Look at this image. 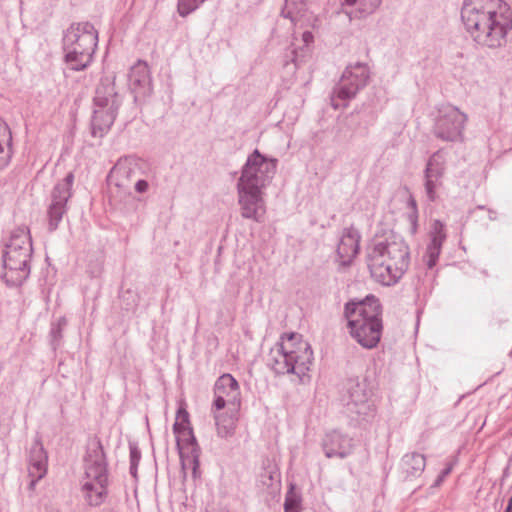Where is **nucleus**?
<instances>
[{
  "instance_id": "f257e3e1",
  "label": "nucleus",
  "mask_w": 512,
  "mask_h": 512,
  "mask_svg": "<svg viewBox=\"0 0 512 512\" xmlns=\"http://www.w3.org/2000/svg\"><path fill=\"white\" fill-rule=\"evenodd\" d=\"M461 20L478 46L502 48L512 30V6L504 0H464Z\"/></svg>"
},
{
  "instance_id": "f03ea898",
  "label": "nucleus",
  "mask_w": 512,
  "mask_h": 512,
  "mask_svg": "<svg viewBox=\"0 0 512 512\" xmlns=\"http://www.w3.org/2000/svg\"><path fill=\"white\" fill-rule=\"evenodd\" d=\"M409 263V248L399 236L375 242L368 253L371 276L386 286L396 284L407 271Z\"/></svg>"
},
{
  "instance_id": "7ed1b4c3",
  "label": "nucleus",
  "mask_w": 512,
  "mask_h": 512,
  "mask_svg": "<svg viewBox=\"0 0 512 512\" xmlns=\"http://www.w3.org/2000/svg\"><path fill=\"white\" fill-rule=\"evenodd\" d=\"M314 356L311 345L297 333L283 334L269 352L267 365L277 374H293L300 383L310 379Z\"/></svg>"
},
{
  "instance_id": "20e7f679",
  "label": "nucleus",
  "mask_w": 512,
  "mask_h": 512,
  "mask_svg": "<svg viewBox=\"0 0 512 512\" xmlns=\"http://www.w3.org/2000/svg\"><path fill=\"white\" fill-rule=\"evenodd\" d=\"M382 306L373 295L361 301H350L345 304L344 316L347 319L349 333L363 348L372 349L377 346L383 330Z\"/></svg>"
},
{
  "instance_id": "39448f33",
  "label": "nucleus",
  "mask_w": 512,
  "mask_h": 512,
  "mask_svg": "<svg viewBox=\"0 0 512 512\" xmlns=\"http://www.w3.org/2000/svg\"><path fill=\"white\" fill-rule=\"evenodd\" d=\"M84 468L82 497L90 507H98L105 502L108 495L107 461L98 438L90 439L87 444Z\"/></svg>"
},
{
  "instance_id": "423d86ee",
  "label": "nucleus",
  "mask_w": 512,
  "mask_h": 512,
  "mask_svg": "<svg viewBox=\"0 0 512 512\" xmlns=\"http://www.w3.org/2000/svg\"><path fill=\"white\" fill-rule=\"evenodd\" d=\"M98 45V32L90 22L72 24L63 37L64 61L73 71L87 69Z\"/></svg>"
},
{
  "instance_id": "0eeeda50",
  "label": "nucleus",
  "mask_w": 512,
  "mask_h": 512,
  "mask_svg": "<svg viewBox=\"0 0 512 512\" xmlns=\"http://www.w3.org/2000/svg\"><path fill=\"white\" fill-rule=\"evenodd\" d=\"M341 400L345 413L353 421H365L375 415L372 390L366 379H349L345 384Z\"/></svg>"
},
{
  "instance_id": "6e6552de",
  "label": "nucleus",
  "mask_w": 512,
  "mask_h": 512,
  "mask_svg": "<svg viewBox=\"0 0 512 512\" xmlns=\"http://www.w3.org/2000/svg\"><path fill=\"white\" fill-rule=\"evenodd\" d=\"M277 165L276 158L267 157L255 149L248 155L236 186L265 190L276 174Z\"/></svg>"
},
{
  "instance_id": "1a4fd4ad",
  "label": "nucleus",
  "mask_w": 512,
  "mask_h": 512,
  "mask_svg": "<svg viewBox=\"0 0 512 512\" xmlns=\"http://www.w3.org/2000/svg\"><path fill=\"white\" fill-rule=\"evenodd\" d=\"M369 78L370 69L367 64L357 62L348 65L331 94L332 107L345 108L348 102L368 84Z\"/></svg>"
},
{
  "instance_id": "9d476101",
  "label": "nucleus",
  "mask_w": 512,
  "mask_h": 512,
  "mask_svg": "<svg viewBox=\"0 0 512 512\" xmlns=\"http://www.w3.org/2000/svg\"><path fill=\"white\" fill-rule=\"evenodd\" d=\"M467 115L453 105H444L438 109L434 120L433 134L445 142H461Z\"/></svg>"
},
{
  "instance_id": "9b49d317",
  "label": "nucleus",
  "mask_w": 512,
  "mask_h": 512,
  "mask_svg": "<svg viewBox=\"0 0 512 512\" xmlns=\"http://www.w3.org/2000/svg\"><path fill=\"white\" fill-rule=\"evenodd\" d=\"M32 254L4 249L2 255V278L9 286L21 285L30 274Z\"/></svg>"
},
{
  "instance_id": "f8f14e48",
  "label": "nucleus",
  "mask_w": 512,
  "mask_h": 512,
  "mask_svg": "<svg viewBox=\"0 0 512 512\" xmlns=\"http://www.w3.org/2000/svg\"><path fill=\"white\" fill-rule=\"evenodd\" d=\"M74 182L73 173H68L66 177L58 182L51 194V204L48 209L49 231H55L61 222L63 215L67 211V202L72 195V185Z\"/></svg>"
},
{
  "instance_id": "ddd939ff",
  "label": "nucleus",
  "mask_w": 512,
  "mask_h": 512,
  "mask_svg": "<svg viewBox=\"0 0 512 512\" xmlns=\"http://www.w3.org/2000/svg\"><path fill=\"white\" fill-rule=\"evenodd\" d=\"M214 402L215 410H222L226 406L239 410L241 405V391L237 380L229 373L218 377L214 384Z\"/></svg>"
},
{
  "instance_id": "4468645a",
  "label": "nucleus",
  "mask_w": 512,
  "mask_h": 512,
  "mask_svg": "<svg viewBox=\"0 0 512 512\" xmlns=\"http://www.w3.org/2000/svg\"><path fill=\"white\" fill-rule=\"evenodd\" d=\"M241 216L255 222H262L266 212L264 190L236 186Z\"/></svg>"
},
{
  "instance_id": "2eb2a0df",
  "label": "nucleus",
  "mask_w": 512,
  "mask_h": 512,
  "mask_svg": "<svg viewBox=\"0 0 512 512\" xmlns=\"http://www.w3.org/2000/svg\"><path fill=\"white\" fill-rule=\"evenodd\" d=\"M321 446L327 458L344 459L352 454L355 444L348 434L340 430H331L323 436Z\"/></svg>"
},
{
  "instance_id": "dca6fc26",
  "label": "nucleus",
  "mask_w": 512,
  "mask_h": 512,
  "mask_svg": "<svg viewBox=\"0 0 512 512\" xmlns=\"http://www.w3.org/2000/svg\"><path fill=\"white\" fill-rule=\"evenodd\" d=\"M444 172L445 158L441 151H437L429 158L425 169V193L429 201L436 200Z\"/></svg>"
},
{
  "instance_id": "f3484780",
  "label": "nucleus",
  "mask_w": 512,
  "mask_h": 512,
  "mask_svg": "<svg viewBox=\"0 0 512 512\" xmlns=\"http://www.w3.org/2000/svg\"><path fill=\"white\" fill-rule=\"evenodd\" d=\"M128 83L136 101L151 94V76L146 62L139 60L131 67L128 74Z\"/></svg>"
},
{
  "instance_id": "a211bd4d",
  "label": "nucleus",
  "mask_w": 512,
  "mask_h": 512,
  "mask_svg": "<svg viewBox=\"0 0 512 512\" xmlns=\"http://www.w3.org/2000/svg\"><path fill=\"white\" fill-rule=\"evenodd\" d=\"M47 473V454L43 446L36 442L32 445L29 455L28 476L30 483L28 489L34 491L36 484Z\"/></svg>"
},
{
  "instance_id": "6ab92c4d",
  "label": "nucleus",
  "mask_w": 512,
  "mask_h": 512,
  "mask_svg": "<svg viewBox=\"0 0 512 512\" xmlns=\"http://www.w3.org/2000/svg\"><path fill=\"white\" fill-rule=\"evenodd\" d=\"M359 232L353 228H345L337 246V256L342 266L350 265L359 251Z\"/></svg>"
},
{
  "instance_id": "aec40b11",
  "label": "nucleus",
  "mask_w": 512,
  "mask_h": 512,
  "mask_svg": "<svg viewBox=\"0 0 512 512\" xmlns=\"http://www.w3.org/2000/svg\"><path fill=\"white\" fill-rule=\"evenodd\" d=\"M119 107L94 105L93 116L91 120L93 136L102 137L110 129L115 121Z\"/></svg>"
},
{
  "instance_id": "412c9836",
  "label": "nucleus",
  "mask_w": 512,
  "mask_h": 512,
  "mask_svg": "<svg viewBox=\"0 0 512 512\" xmlns=\"http://www.w3.org/2000/svg\"><path fill=\"white\" fill-rule=\"evenodd\" d=\"M313 34L305 31L302 35L304 45L297 48L292 44L284 53L283 66L287 69L288 73H295L297 68L305 61L309 53V44L313 42Z\"/></svg>"
},
{
  "instance_id": "4be33fe9",
  "label": "nucleus",
  "mask_w": 512,
  "mask_h": 512,
  "mask_svg": "<svg viewBox=\"0 0 512 512\" xmlns=\"http://www.w3.org/2000/svg\"><path fill=\"white\" fill-rule=\"evenodd\" d=\"M137 166V160L132 156L120 158L111 169L108 179L119 188H127Z\"/></svg>"
},
{
  "instance_id": "5701e85b",
  "label": "nucleus",
  "mask_w": 512,
  "mask_h": 512,
  "mask_svg": "<svg viewBox=\"0 0 512 512\" xmlns=\"http://www.w3.org/2000/svg\"><path fill=\"white\" fill-rule=\"evenodd\" d=\"M445 239L446 233L444 230V224L439 220H435L431 226L430 242L427 245L424 256L428 268L431 269L436 265Z\"/></svg>"
},
{
  "instance_id": "b1692460",
  "label": "nucleus",
  "mask_w": 512,
  "mask_h": 512,
  "mask_svg": "<svg viewBox=\"0 0 512 512\" xmlns=\"http://www.w3.org/2000/svg\"><path fill=\"white\" fill-rule=\"evenodd\" d=\"M112 104L117 107L121 104L119 95L115 91V76L105 75L96 87L94 105L105 107Z\"/></svg>"
},
{
  "instance_id": "393cba45",
  "label": "nucleus",
  "mask_w": 512,
  "mask_h": 512,
  "mask_svg": "<svg viewBox=\"0 0 512 512\" xmlns=\"http://www.w3.org/2000/svg\"><path fill=\"white\" fill-rule=\"evenodd\" d=\"M425 466L426 459L424 455L416 452L405 454L400 463L403 479L411 481L418 478L423 473Z\"/></svg>"
},
{
  "instance_id": "a878e982",
  "label": "nucleus",
  "mask_w": 512,
  "mask_h": 512,
  "mask_svg": "<svg viewBox=\"0 0 512 512\" xmlns=\"http://www.w3.org/2000/svg\"><path fill=\"white\" fill-rule=\"evenodd\" d=\"M238 411L228 407L227 412L214 414L217 435L219 437L229 438L234 435L238 422Z\"/></svg>"
},
{
  "instance_id": "bb28decb",
  "label": "nucleus",
  "mask_w": 512,
  "mask_h": 512,
  "mask_svg": "<svg viewBox=\"0 0 512 512\" xmlns=\"http://www.w3.org/2000/svg\"><path fill=\"white\" fill-rule=\"evenodd\" d=\"M6 249L32 254V241L28 227L22 226L11 233Z\"/></svg>"
},
{
  "instance_id": "cd10ccee",
  "label": "nucleus",
  "mask_w": 512,
  "mask_h": 512,
  "mask_svg": "<svg viewBox=\"0 0 512 512\" xmlns=\"http://www.w3.org/2000/svg\"><path fill=\"white\" fill-rule=\"evenodd\" d=\"M12 158V133L8 124L0 118V171L8 166Z\"/></svg>"
},
{
  "instance_id": "c85d7f7f",
  "label": "nucleus",
  "mask_w": 512,
  "mask_h": 512,
  "mask_svg": "<svg viewBox=\"0 0 512 512\" xmlns=\"http://www.w3.org/2000/svg\"><path fill=\"white\" fill-rule=\"evenodd\" d=\"M305 10L306 0H285L281 15L295 24L304 15Z\"/></svg>"
},
{
  "instance_id": "c756f323",
  "label": "nucleus",
  "mask_w": 512,
  "mask_h": 512,
  "mask_svg": "<svg viewBox=\"0 0 512 512\" xmlns=\"http://www.w3.org/2000/svg\"><path fill=\"white\" fill-rule=\"evenodd\" d=\"M279 473L273 469H265L259 476V484L263 489L278 488Z\"/></svg>"
},
{
  "instance_id": "7c9ffc66",
  "label": "nucleus",
  "mask_w": 512,
  "mask_h": 512,
  "mask_svg": "<svg viewBox=\"0 0 512 512\" xmlns=\"http://www.w3.org/2000/svg\"><path fill=\"white\" fill-rule=\"evenodd\" d=\"M347 5L358 4V10L362 16L372 14L381 4V0H344Z\"/></svg>"
},
{
  "instance_id": "2f4dec72",
  "label": "nucleus",
  "mask_w": 512,
  "mask_h": 512,
  "mask_svg": "<svg viewBox=\"0 0 512 512\" xmlns=\"http://www.w3.org/2000/svg\"><path fill=\"white\" fill-rule=\"evenodd\" d=\"M66 326V319L60 318L57 323H53L51 330H50V336H51V345L53 346V349H56L57 346L60 343V340L62 339V330Z\"/></svg>"
},
{
  "instance_id": "473e14b6",
  "label": "nucleus",
  "mask_w": 512,
  "mask_h": 512,
  "mask_svg": "<svg viewBox=\"0 0 512 512\" xmlns=\"http://www.w3.org/2000/svg\"><path fill=\"white\" fill-rule=\"evenodd\" d=\"M187 468H191L193 478H197L199 476V459L197 455H192L190 457H182V469L186 470Z\"/></svg>"
},
{
  "instance_id": "72a5a7b5",
  "label": "nucleus",
  "mask_w": 512,
  "mask_h": 512,
  "mask_svg": "<svg viewBox=\"0 0 512 512\" xmlns=\"http://www.w3.org/2000/svg\"><path fill=\"white\" fill-rule=\"evenodd\" d=\"M189 421V414L185 409H178L177 415H176V422L173 425V430L175 433H180L182 430L185 429V425Z\"/></svg>"
},
{
  "instance_id": "f704fd0d",
  "label": "nucleus",
  "mask_w": 512,
  "mask_h": 512,
  "mask_svg": "<svg viewBox=\"0 0 512 512\" xmlns=\"http://www.w3.org/2000/svg\"><path fill=\"white\" fill-rule=\"evenodd\" d=\"M141 459V452L136 446H130V474L136 477L137 468Z\"/></svg>"
},
{
  "instance_id": "c9c22d12",
  "label": "nucleus",
  "mask_w": 512,
  "mask_h": 512,
  "mask_svg": "<svg viewBox=\"0 0 512 512\" xmlns=\"http://www.w3.org/2000/svg\"><path fill=\"white\" fill-rule=\"evenodd\" d=\"M299 501L293 497H286L284 503V512H298Z\"/></svg>"
},
{
  "instance_id": "e433bc0d",
  "label": "nucleus",
  "mask_w": 512,
  "mask_h": 512,
  "mask_svg": "<svg viewBox=\"0 0 512 512\" xmlns=\"http://www.w3.org/2000/svg\"><path fill=\"white\" fill-rule=\"evenodd\" d=\"M149 184L146 180H138L135 184V190L138 193H144L147 191Z\"/></svg>"
},
{
  "instance_id": "4c0bfd02",
  "label": "nucleus",
  "mask_w": 512,
  "mask_h": 512,
  "mask_svg": "<svg viewBox=\"0 0 512 512\" xmlns=\"http://www.w3.org/2000/svg\"><path fill=\"white\" fill-rule=\"evenodd\" d=\"M452 470V467L451 466H448L447 468H445L440 474L439 476L437 477L436 479V482H435V485H440V483L445 479V477H447L450 472Z\"/></svg>"
},
{
  "instance_id": "58836bf2",
  "label": "nucleus",
  "mask_w": 512,
  "mask_h": 512,
  "mask_svg": "<svg viewBox=\"0 0 512 512\" xmlns=\"http://www.w3.org/2000/svg\"><path fill=\"white\" fill-rule=\"evenodd\" d=\"M505 512H512V496L510 497V499L508 501V505L506 507Z\"/></svg>"
}]
</instances>
